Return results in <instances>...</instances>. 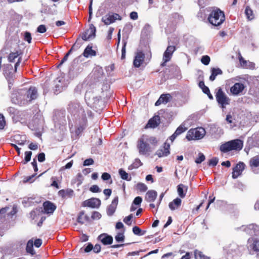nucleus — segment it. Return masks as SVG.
Here are the masks:
<instances>
[{
	"label": "nucleus",
	"mask_w": 259,
	"mask_h": 259,
	"mask_svg": "<svg viewBox=\"0 0 259 259\" xmlns=\"http://www.w3.org/2000/svg\"><path fill=\"white\" fill-rule=\"evenodd\" d=\"M26 251L27 253L33 255L35 254V252L33 249V242L32 239L29 240L26 245Z\"/></svg>",
	"instance_id": "nucleus-31"
},
{
	"label": "nucleus",
	"mask_w": 259,
	"mask_h": 259,
	"mask_svg": "<svg viewBox=\"0 0 259 259\" xmlns=\"http://www.w3.org/2000/svg\"><path fill=\"white\" fill-rule=\"evenodd\" d=\"M243 146V142L240 139H235L225 143L220 146V150L224 153L236 150L240 151Z\"/></svg>",
	"instance_id": "nucleus-3"
},
{
	"label": "nucleus",
	"mask_w": 259,
	"mask_h": 259,
	"mask_svg": "<svg viewBox=\"0 0 259 259\" xmlns=\"http://www.w3.org/2000/svg\"><path fill=\"white\" fill-rule=\"evenodd\" d=\"M249 165L253 171L259 166V156L256 155L250 158L249 161Z\"/></svg>",
	"instance_id": "nucleus-25"
},
{
	"label": "nucleus",
	"mask_w": 259,
	"mask_h": 259,
	"mask_svg": "<svg viewBox=\"0 0 259 259\" xmlns=\"http://www.w3.org/2000/svg\"><path fill=\"white\" fill-rule=\"evenodd\" d=\"M90 221V218L88 215L85 214L84 211H81L79 212L77 218V222L80 225L83 224L86 222Z\"/></svg>",
	"instance_id": "nucleus-24"
},
{
	"label": "nucleus",
	"mask_w": 259,
	"mask_h": 259,
	"mask_svg": "<svg viewBox=\"0 0 259 259\" xmlns=\"http://www.w3.org/2000/svg\"><path fill=\"white\" fill-rule=\"evenodd\" d=\"M6 125V121L3 114H0V130H2Z\"/></svg>",
	"instance_id": "nucleus-53"
},
{
	"label": "nucleus",
	"mask_w": 259,
	"mask_h": 259,
	"mask_svg": "<svg viewBox=\"0 0 259 259\" xmlns=\"http://www.w3.org/2000/svg\"><path fill=\"white\" fill-rule=\"evenodd\" d=\"M247 144L249 149L254 147L259 148V134H254L247 139Z\"/></svg>",
	"instance_id": "nucleus-11"
},
{
	"label": "nucleus",
	"mask_w": 259,
	"mask_h": 259,
	"mask_svg": "<svg viewBox=\"0 0 259 259\" xmlns=\"http://www.w3.org/2000/svg\"><path fill=\"white\" fill-rule=\"evenodd\" d=\"M218 161L219 159L217 157H213L208 160V164L209 166H215L217 165Z\"/></svg>",
	"instance_id": "nucleus-49"
},
{
	"label": "nucleus",
	"mask_w": 259,
	"mask_h": 259,
	"mask_svg": "<svg viewBox=\"0 0 259 259\" xmlns=\"http://www.w3.org/2000/svg\"><path fill=\"white\" fill-rule=\"evenodd\" d=\"M215 98L218 104L221 105L222 108H226L227 105L230 104V99L227 97L221 88H219L217 90Z\"/></svg>",
	"instance_id": "nucleus-5"
},
{
	"label": "nucleus",
	"mask_w": 259,
	"mask_h": 259,
	"mask_svg": "<svg viewBox=\"0 0 259 259\" xmlns=\"http://www.w3.org/2000/svg\"><path fill=\"white\" fill-rule=\"evenodd\" d=\"M93 249V245L91 243H88V245L85 247L84 251L85 252H89Z\"/></svg>",
	"instance_id": "nucleus-63"
},
{
	"label": "nucleus",
	"mask_w": 259,
	"mask_h": 259,
	"mask_svg": "<svg viewBox=\"0 0 259 259\" xmlns=\"http://www.w3.org/2000/svg\"><path fill=\"white\" fill-rule=\"evenodd\" d=\"M31 155V151H29L25 152L24 161L22 162L24 164H26L28 162H29L30 160Z\"/></svg>",
	"instance_id": "nucleus-43"
},
{
	"label": "nucleus",
	"mask_w": 259,
	"mask_h": 259,
	"mask_svg": "<svg viewBox=\"0 0 259 259\" xmlns=\"http://www.w3.org/2000/svg\"><path fill=\"white\" fill-rule=\"evenodd\" d=\"M244 230L246 233L250 235L255 234L256 232L259 231V226L255 224H249V225L245 227Z\"/></svg>",
	"instance_id": "nucleus-21"
},
{
	"label": "nucleus",
	"mask_w": 259,
	"mask_h": 259,
	"mask_svg": "<svg viewBox=\"0 0 259 259\" xmlns=\"http://www.w3.org/2000/svg\"><path fill=\"white\" fill-rule=\"evenodd\" d=\"M124 238L125 236L123 233H118L115 237L116 241L118 242L123 241Z\"/></svg>",
	"instance_id": "nucleus-48"
},
{
	"label": "nucleus",
	"mask_w": 259,
	"mask_h": 259,
	"mask_svg": "<svg viewBox=\"0 0 259 259\" xmlns=\"http://www.w3.org/2000/svg\"><path fill=\"white\" fill-rule=\"evenodd\" d=\"M87 32L89 33V35L91 36V37H95L96 32V28L95 26L93 24H91L89 26V29L87 30Z\"/></svg>",
	"instance_id": "nucleus-41"
},
{
	"label": "nucleus",
	"mask_w": 259,
	"mask_h": 259,
	"mask_svg": "<svg viewBox=\"0 0 259 259\" xmlns=\"http://www.w3.org/2000/svg\"><path fill=\"white\" fill-rule=\"evenodd\" d=\"M176 50V47L174 46H169L163 54V57L165 59V62L169 61L172 55L174 52Z\"/></svg>",
	"instance_id": "nucleus-17"
},
{
	"label": "nucleus",
	"mask_w": 259,
	"mask_h": 259,
	"mask_svg": "<svg viewBox=\"0 0 259 259\" xmlns=\"http://www.w3.org/2000/svg\"><path fill=\"white\" fill-rule=\"evenodd\" d=\"M171 98V96L169 94H162L160 96L158 100L155 103V105L156 106H158L161 105V104H166L169 101L170 98Z\"/></svg>",
	"instance_id": "nucleus-20"
},
{
	"label": "nucleus",
	"mask_w": 259,
	"mask_h": 259,
	"mask_svg": "<svg viewBox=\"0 0 259 259\" xmlns=\"http://www.w3.org/2000/svg\"><path fill=\"white\" fill-rule=\"evenodd\" d=\"M199 87L200 89H201L204 93H205L206 92L209 93V89L205 85L204 82L203 81H200L199 82Z\"/></svg>",
	"instance_id": "nucleus-47"
},
{
	"label": "nucleus",
	"mask_w": 259,
	"mask_h": 259,
	"mask_svg": "<svg viewBox=\"0 0 259 259\" xmlns=\"http://www.w3.org/2000/svg\"><path fill=\"white\" fill-rule=\"evenodd\" d=\"M157 196V192L154 190H149L146 194L145 199L148 202H153L156 198Z\"/></svg>",
	"instance_id": "nucleus-28"
},
{
	"label": "nucleus",
	"mask_w": 259,
	"mask_h": 259,
	"mask_svg": "<svg viewBox=\"0 0 259 259\" xmlns=\"http://www.w3.org/2000/svg\"><path fill=\"white\" fill-rule=\"evenodd\" d=\"M210 61V57L208 56H203L201 59V62L205 65H207L209 64Z\"/></svg>",
	"instance_id": "nucleus-51"
},
{
	"label": "nucleus",
	"mask_w": 259,
	"mask_h": 259,
	"mask_svg": "<svg viewBox=\"0 0 259 259\" xmlns=\"http://www.w3.org/2000/svg\"><path fill=\"white\" fill-rule=\"evenodd\" d=\"M133 232L136 235L141 236L145 234L146 231H143L139 227L136 226L133 228Z\"/></svg>",
	"instance_id": "nucleus-38"
},
{
	"label": "nucleus",
	"mask_w": 259,
	"mask_h": 259,
	"mask_svg": "<svg viewBox=\"0 0 259 259\" xmlns=\"http://www.w3.org/2000/svg\"><path fill=\"white\" fill-rule=\"evenodd\" d=\"M37 97V91L35 87H31L27 92V98L29 101L36 99Z\"/></svg>",
	"instance_id": "nucleus-22"
},
{
	"label": "nucleus",
	"mask_w": 259,
	"mask_h": 259,
	"mask_svg": "<svg viewBox=\"0 0 259 259\" xmlns=\"http://www.w3.org/2000/svg\"><path fill=\"white\" fill-rule=\"evenodd\" d=\"M170 153V145L169 144L165 142L163 146L160 149H158L156 153V154L159 157L167 156Z\"/></svg>",
	"instance_id": "nucleus-13"
},
{
	"label": "nucleus",
	"mask_w": 259,
	"mask_h": 259,
	"mask_svg": "<svg viewBox=\"0 0 259 259\" xmlns=\"http://www.w3.org/2000/svg\"><path fill=\"white\" fill-rule=\"evenodd\" d=\"M142 202V197L140 196H137L134 199V200L133 202V204H135V205H140Z\"/></svg>",
	"instance_id": "nucleus-56"
},
{
	"label": "nucleus",
	"mask_w": 259,
	"mask_h": 259,
	"mask_svg": "<svg viewBox=\"0 0 259 259\" xmlns=\"http://www.w3.org/2000/svg\"><path fill=\"white\" fill-rule=\"evenodd\" d=\"M37 159L40 162H44L46 159L45 154L43 152L39 153L37 155Z\"/></svg>",
	"instance_id": "nucleus-57"
},
{
	"label": "nucleus",
	"mask_w": 259,
	"mask_h": 259,
	"mask_svg": "<svg viewBox=\"0 0 259 259\" xmlns=\"http://www.w3.org/2000/svg\"><path fill=\"white\" fill-rule=\"evenodd\" d=\"M187 130V128L184 125L181 124L177 128L175 132V133L177 136H178L179 135L186 131Z\"/></svg>",
	"instance_id": "nucleus-39"
},
{
	"label": "nucleus",
	"mask_w": 259,
	"mask_h": 259,
	"mask_svg": "<svg viewBox=\"0 0 259 259\" xmlns=\"http://www.w3.org/2000/svg\"><path fill=\"white\" fill-rule=\"evenodd\" d=\"M58 195L63 199L71 198L74 195V191L71 189H62L59 191Z\"/></svg>",
	"instance_id": "nucleus-23"
},
{
	"label": "nucleus",
	"mask_w": 259,
	"mask_h": 259,
	"mask_svg": "<svg viewBox=\"0 0 259 259\" xmlns=\"http://www.w3.org/2000/svg\"><path fill=\"white\" fill-rule=\"evenodd\" d=\"M245 88L243 83L236 82L230 88V92L232 95L237 96L242 93Z\"/></svg>",
	"instance_id": "nucleus-12"
},
{
	"label": "nucleus",
	"mask_w": 259,
	"mask_h": 259,
	"mask_svg": "<svg viewBox=\"0 0 259 259\" xmlns=\"http://www.w3.org/2000/svg\"><path fill=\"white\" fill-rule=\"evenodd\" d=\"M118 203V197L116 196L112 201L111 203L107 208V214L109 215H112L115 212Z\"/></svg>",
	"instance_id": "nucleus-16"
},
{
	"label": "nucleus",
	"mask_w": 259,
	"mask_h": 259,
	"mask_svg": "<svg viewBox=\"0 0 259 259\" xmlns=\"http://www.w3.org/2000/svg\"><path fill=\"white\" fill-rule=\"evenodd\" d=\"M136 189L140 192H144L148 189L146 185L144 183H139L136 185Z\"/></svg>",
	"instance_id": "nucleus-40"
},
{
	"label": "nucleus",
	"mask_w": 259,
	"mask_h": 259,
	"mask_svg": "<svg viewBox=\"0 0 259 259\" xmlns=\"http://www.w3.org/2000/svg\"><path fill=\"white\" fill-rule=\"evenodd\" d=\"M101 178L103 180L107 181L109 180V179H111V176L107 172H104L102 175Z\"/></svg>",
	"instance_id": "nucleus-61"
},
{
	"label": "nucleus",
	"mask_w": 259,
	"mask_h": 259,
	"mask_svg": "<svg viewBox=\"0 0 259 259\" xmlns=\"http://www.w3.org/2000/svg\"><path fill=\"white\" fill-rule=\"evenodd\" d=\"M142 165V163L139 159H136L133 163L130 166L131 169L137 168Z\"/></svg>",
	"instance_id": "nucleus-44"
},
{
	"label": "nucleus",
	"mask_w": 259,
	"mask_h": 259,
	"mask_svg": "<svg viewBox=\"0 0 259 259\" xmlns=\"http://www.w3.org/2000/svg\"><path fill=\"white\" fill-rule=\"evenodd\" d=\"M82 55L85 58L95 56L96 52L92 49V46L88 45L84 49Z\"/></svg>",
	"instance_id": "nucleus-26"
},
{
	"label": "nucleus",
	"mask_w": 259,
	"mask_h": 259,
	"mask_svg": "<svg viewBox=\"0 0 259 259\" xmlns=\"http://www.w3.org/2000/svg\"><path fill=\"white\" fill-rule=\"evenodd\" d=\"M181 199L179 198H177L169 203L168 206L171 210H174L179 207L181 206Z\"/></svg>",
	"instance_id": "nucleus-29"
},
{
	"label": "nucleus",
	"mask_w": 259,
	"mask_h": 259,
	"mask_svg": "<svg viewBox=\"0 0 259 259\" xmlns=\"http://www.w3.org/2000/svg\"><path fill=\"white\" fill-rule=\"evenodd\" d=\"M119 174L121 178L123 180H126L127 181H130L132 180L131 176H129L125 170L121 168L119 170Z\"/></svg>",
	"instance_id": "nucleus-35"
},
{
	"label": "nucleus",
	"mask_w": 259,
	"mask_h": 259,
	"mask_svg": "<svg viewBox=\"0 0 259 259\" xmlns=\"http://www.w3.org/2000/svg\"><path fill=\"white\" fill-rule=\"evenodd\" d=\"M238 59L241 66L243 68H247V61L242 57L240 53L238 54Z\"/></svg>",
	"instance_id": "nucleus-42"
},
{
	"label": "nucleus",
	"mask_w": 259,
	"mask_h": 259,
	"mask_svg": "<svg viewBox=\"0 0 259 259\" xmlns=\"http://www.w3.org/2000/svg\"><path fill=\"white\" fill-rule=\"evenodd\" d=\"M144 138L145 135H143L138 140L137 144V148L139 153L143 155L146 154L150 151V149L149 145L145 141Z\"/></svg>",
	"instance_id": "nucleus-6"
},
{
	"label": "nucleus",
	"mask_w": 259,
	"mask_h": 259,
	"mask_svg": "<svg viewBox=\"0 0 259 259\" xmlns=\"http://www.w3.org/2000/svg\"><path fill=\"white\" fill-rule=\"evenodd\" d=\"M31 33L29 32H25L24 34V39L27 41L29 44H30L31 41Z\"/></svg>",
	"instance_id": "nucleus-54"
},
{
	"label": "nucleus",
	"mask_w": 259,
	"mask_h": 259,
	"mask_svg": "<svg viewBox=\"0 0 259 259\" xmlns=\"http://www.w3.org/2000/svg\"><path fill=\"white\" fill-rule=\"evenodd\" d=\"M187 190L188 187L182 184H180L177 186L178 193L179 196L182 198H183L186 196Z\"/></svg>",
	"instance_id": "nucleus-27"
},
{
	"label": "nucleus",
	"mask_w": 259,
	"mask_h": 259,
	"mask_svg": "<svg viewBox=\"0 0 259 259\" xmlns=\"http://www.w3.org/2000/svg\"><path fill=\"white\" fill-rule=\"evenodd\" d=\"M195 259H210V257L205 255L202 251L195 249L194 251Z\"/></svg>",
	"instance_id": "nucleus-32"
},
{
	"label": "nucleus",
	"mask_w": 259,
	"mask_h": 259,
	"mask_svg": "<svg viewBox=\"0 0 259 259\" xmlns=\"http://www.w3.org/2000/svg\"><path fill=\"white\" fill-rule=\"evenodd\" d=\"M126 42L123 41V44L121 50V59L122 60H123L125 58V53H126Z\"/></svg>",
	"instance_id": "nucleus-52"
},
{
	"label": "nucleus",
	"mask_w": 259,
	"mask_h": 259,
	"mask_svg": "<svg viewBox=\"0 0 259 259\" xmlns=\"http://www.w3.org/2000/svg\"><path fill=\"white\" fill-rule=\"evenodd\" d=\"M7 112L9 113V114L11 116H15L18 113L17 110L13 107H10L7 109Z\"/></svg>",
	"instance_id": "nucleus-45"
},
{
	"label": "nucleus",
	"mask_w": 259,
	"mask_h": 259,
	"mask_svg": "<svg viewBox=\"0 0 259 259\" xmlns=\"http://www.w3.org/2000/svg\"><path fill=\"white\" fill-rule=\"evenodd\" d=\"M98 239L104 245H111L113 242L112 237L106 234H101L99 236Z\"/></svg>",
	"instance_id": "nucleus-19"
},
{
	"label": "nucleus",
	"mask_w": 259,
	"mask_h": 259,
	"mask_svg": "<svg viewBox=\"0 0 259 259\" xmlns=\"http://www.w3.org/2000/svg\"><path fill=\"white\" fill-rule=\"evenodd\" d=\"M37 32L43 33L46 31V28L45 25H40L37 28Z\"/></svg>",
	"instance_id": "nucleus-59"
},
{
	"label": "nucleus",
	"mask_w": 259,
	"mask_h": 259,
	"mask_svg": "<svg viewBox=\"0 0 259 259\" xmlns=\"http://www.w3.org/2000/svg\"><path fill=\"white\" fill-rule=\"evenodd\" d=\"M245 14L247 19L248 20H252L254 19V16L253 11L251 9L249 6H246L245 10Z\"/></svg>",
	"instance_id": "nucleus-34"
},
{
	"label": "nucleus",
	"mask_w": 259,
	"mask_h": 259,
	"mask_svg": "<svg viewBox=\"0 0 259 259\" xmlns=\"http://www.w3.org/2000/svg\"><path fill=\"white\" fill-rule=\"evenodd\" d=\"M21 54L20 51H16L15 52H11L8 56V60L10 62H13L16 58Z\"/></svg>",
	"instance_id": "nucleus-33"
},
{
	"label": "nucleus",
	"mask_w": 259,
	"mask_h": 259,
	"mask_svg": "<svg viewBox=\"0 0 259 259\" xmlns=\"http://www.w3.org/2000/svg\"><path fill=\"white\" fill-rule=\"evenodd\" d=\"M94 160L91 158L87 159L83 161V165L86 166L92 165L94 163Z\"/></svg>",
	"instance_id": "nucleus-60"
},
{
	"label": "nucleus",
	"mask_w": 259,
	"mask_h": 259,
	"mask_svg": "<svg viewBox=\"0 0 259 259\" xmlns=\"http://www.w3.org/2000/svg\"><path fill=\"white\" fill-rule=\"evenodd\" d=\"M91 217L93 220L99 219L101 217V214L99 212L95 211L92 213Z\"/></svg>",
	"instance_id": "nucleus-58"
},
{
	"label": "nucleus",
	"mask_w": 259,
	"mask_h": 259,
	"mask_svg": "<svg viewBox=\"0 0 259 259\" xmlns=\"http://www.w3.org/2000/svg\"><path fill=\"white\" fill-rule=\"evenodd\" d=\"M250 247L255 252H259V239H254L253 242L250 245Z\"/></svg>",
	"instance_id": "nucleus-36"
},
{
	"label": "nucleus",
	"mask_w": 259,
	"mask_h": 259,
	"mask_svg": "<svg viewBox=\"0 0 259 259\" xmlns=\"http://www.w3.org/2000/svg\"><path fill=\"white\" fill-rule=\"evenodd\" d=\"M45 212L47 213H53L56 209V206L52 202L47 201L43 204Z\"/></svg>",
	"instance_id": "nucleus-18"
},
{
	"label": "nucleus",
	"mask_w": 259,
	"mask_h": 259,
	"mask_svg": "<svg viewBox=\"0 0 259 259\" xmlns=\"http://www.w3.org/2000/svg\"><path fill=\"white\" fill-rule=\"evenodd\" d=\"M101 205V201L98 198H92L84 201L82 205L83 207H89L91 208H98Z\"/></svg>",
	"instance_id": "nucleus-10"
},
{
	"label": "nucleus",
	"mask_w": 259,
	"mask_h": 259,
	"mask_svg": "<svg viewBox=\"0 0 259 259\" xmlns=\"http://www.w3.org/2000/svg\"><path fill=\"white\" fill-rule=\"evenodd\" d=\"M88 125V119L84 115L81 120L79 121L78 124L76 126L74 133L77 137L79 136L85 129Z\"/></svg>",
	"instance_id": "nucleus-8"
},
{
	"label": "nucleus",
	"mask_w": 259,
	"mask_h": 259,
	"mask_svg": "<svg viewBox=\"0 0 259 259\" xmlns=\"http://www.w3.org/2000/svg\"><path fill=\"white\" fill-rule=\"evenodd\" d=\"M9 209V207H5L0 209V217H2L5 215L7 211Z\"/></svg>",
	"instance_id": "nucleus-62"
},
{
	"label": "nucleus",
	"mask_w": 259,
	"mask_h": 259,
	"mask_svg": "<svg viewBox=\"0 0 259 259\" xmlns=\"http://www.w3.org/2000/svg\"><path fill=\"white\" fill-rule=\"evenodd\" d=\"M90 190L93 193H98L101 192V189L96 185L92 186L90 188Z\"/></svg>",
	"instance_id": "nucleus-55"
},
{
	"label": "nucleus",
	"mask_w": 259,
	"mask_h": 259,
	"mask_svg": "<svg viewBox=\"0 0 259 259\" xmlns=\"http://www.w3.org/2000/svg\"><path fill=\"white\" fill-rule=\"evenodd\" d=\"M144 138L147 143L149 142L154 146H155L157 143V139L154 137H149L147 135H145Z\"/></svg>",
	"instance_id": "nucleus-37"
},
{
	"label": "nucleus",
	"mask_w": 259,
	"mask_h": 259,
	"mask_svg": "<svg viewBox=\"0 0 259 259\" xmlns=\"http://www.w3.org/2000/svg\"><path fill=\"white\" fill-rule=\"evenodd\" d=\"M173 253L172 252H168L162 255L161 259H173L171 256Z\"/></svg>",
	"instance_id": "nucleus-64"
},
{
	"label": "nucleus",
	"mask_w": 259,
	"mask_h": 259,
	"mask_svg": "<svg viewBox=\"0 0 259 259\" xmlns=\"http://www.w3.org/2000/svg\"><path fill=\"white\" fill-rule=\"evenodd\" d=\"M145 55L142 52H138L134 60L133 64L135 67H139L143 63Z\"/></svg>",
	"instance_id": "nucleus-15"
},
{
	"label": "nucleus",
	"mask_w": 259,
	"mask_h": 259,
	"mask_svg": "<svg viewBox=\"0 0 259 259\" xmlns=\"http://www.w3.org/2000/svg\"><path fill=\"white\" fill-rule=\"evenodd\" d=\"M205 135V129L203 127L191 128L188 131L186 139L188 141L201 139Z\"/></svg>",
	"instance_id": "nucleus-4"
},
{
	"label": "nucleus",
	"mask_w": 259,
	"mask_h": 259,
	"mask_svg": "<svg viewBox=\"0 0 259 259\" xmlns=\"http://www.w3.org/2000/svg\"><path fill=\"white\" fill-rule=\"evenodd\" d=\"M211 74L209 77L211 81H213L217 75L222 74L223 71L219 68H212L211 69Z\"/></svg>",
	"instance_id": "nucleus-30"
},
{
	"label": "nucleus",
	"mask_w": 259,
	"mask_h": 259,
	"mask_svg": "<svg viewBox=\"0 0 259 259\" xmlns=\"http://www.w3.org/2000/svg\"><path fill=\"white\" fill-rule=\"evenodd\" d=\"M245 165L243 162H239L233 168L232 171V178L234 179H237L240 176L244 169H245Z\"/></svg>",
	"instance_id": "nucleus-9"
},
{
	"label": "nucleus",
	"mask_w": 259,
	"mask_h": 259,
	"mask_svg": "<svg viewBox=\"0 0 259 259\" xmlns=\"http://www.w3.org/2000/svg\"><path fill=\"white\" fill-rule=\"evenodd\" d=\"M205 159V157L204 155L202 153H199L198 154V157L196 158L195 160V162L197 164H200Z\"/></svg>",
	"instance_id": "nucleus-46"
},
{
	"label": "nucleus",
	"mask_w": 259,
	"mask_h": 259,
	"mask_svg": "<svg viewBox=\"0 0 259 259\" xmlns=\"http://www.w3.org/2000/svg\"><path fill=\"white\" fill-rule=\"evenodd\" d=\"M133 218V214H130L128 216L125 217L123 219V222L128 226H131L132 225L131 220Z\"/></svg>",
	"instance_id": "nucleus-50"
},
{
	"label": "nucleus",
	"mask_w": 259,
	"mask_h": 259,
	"mask_svg": "<svg viewBox=\"0 0 259 259\" xmlns=\"http://www.w3.org/2000/svg\"><path fill=\"white\" fill-rule=\"evenodd\" d=\"M121 17L117 13L108 14L102 18V21L106 25L113 23L116 20H121Z\"/></svg>",
	"instance_id": "nucleus-7"
},
{
	"label": "nucleus",
	"mask_w": 259,
	"mask_h": 259,
	"mask_svg": "<svg viewBox=\"0 0 259 259\" xmlns=\"http://www.w3.org/2000/svg\"><path fill=\"white\" fill-rule=\"evenodd\" d=\"M21 58L19 57L17 62L15 64V69L10 64H6L3 65V74L7 79L9 84H12L15 77V73L17 71V67L19 66Z\"/></svg>",
	"instance_id": "nucleus-2"
},
{
	"label": "nucleus",
	"mask_w": 259,
	"mask_h": 259,
	"mask_svg": "<svg viewBox=\"0 0 259 259\" xmlns=\"http://www.w3.org/2000/svg\"><path fill=\"white\" fill-rule=\"evenodd\" d=\"M207 20L214 26L221 25L225 20L224 12L218 8H214L209 14Z\"/></svg>",
	"instance_id": "nucleus-1"
},
{
	"label": "nucleus",
	"mask_w": 259,
	"mask_h": 259,
	"mask_svg": "<svg viewBox=\"0 0 259 259\" xmlns=\"http://www.w3.org/2000/svg\"><path fill=\"white\" fill-rule=\"evenodd\" d=\"M160 122L159 116L155 115L150 118L146 125V128H155L159 125Z\"/></svg>",
	"instance_id": "nucleus-14"
}]
</instances>
